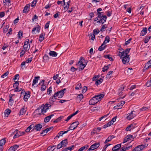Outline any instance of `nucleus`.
I'll list each match as a JSON object with an SVG mask.
<instances>
[{
	"label": "nucleus",
	"instance_id": "f257e3e1",
	"mask_svg": "<svg viewBox=\"0 0 151 151\" xmlns=\"http://www.w3.org/2000/svg\"><path fill=\"white\" fill-rule=\"evenodd\" d=\"M104 95L101 94L99 95H96L91 99L89 101V104L94 105L100 101L103 98Z\"/></svg>",
	"mask_w": 151,
	"mask_h": 151
},
{
	"label": "nucleus",
	"instance_id": "f03ea898",
	"mask_svg": "<svg viewBox=\"0 0 151 151\" xmlns=\"http://www.w3.org/2000/svg\"><path fill=\"white\" fill-rule=\"evenodd\" d=\"M66 91V89L65 88L58 91L54 93L53 96L54 98H56L58 97V98H61L63 96Z\"/></svg>",
	"mask_w": 151,
	"mask_h": 151
},
{
	"label": "nucleus",
	"instance_id": "7ed1b4c3",
	"mask_svg": "<svg viewBox=\"0 0 151 151\" xmlns=\"http://www.w3.org/2000/svg\"><path fill=\"white\" fill-rule=\"evenodd\" d=\"M83 59V58L82 57H81L80 58L79 60L76 64V65H79V70L80 69H81V70H83L85 67L86 66L87 63L88 62V61H86V64H83V62L82 61Z\"/></svg>",
	"mask_w": 151,
	"mask_h": 151
},
{
	"label": "nucleus",
	"instance_id": "20e7f679",
	"mask_svg": "<svg viewBox=\"0 0 151 151\" xmlns=\"http://www.w3.org/2000/svg\"><path fill=\"white\" fill-rule=\"evenodd\" d=\"M98 19L97 20H98V21L97 22L99 23H102V27L101 28H104V25L103 24L104 23L103 21L104 20V13L103 12H98Z\"/></svg>",
	"mask_w": 151,
	"mask_h": 151
},
{
	"label": "nucleus",
	"instance_id": "39448f33",
	"mask_svg": "<svg viewBox=\"0 0 151 151\" xmlns=\"http://www.w3.org/2000/svg\"><path fill=\"white\" fill-rule=\"evenodd\" d=\"M21 95H24V100L25 101H27L30 96V92L29 91H27L26 92L24 89H23L21 92Z\"/></svg>",
	"mask_w": 151,
	"mask_h": 151
},
{
	"label": "nucleus",
	"instance_id": "423d86ee",
	"mask_svg": "<svg viewBox=\"0 0 151 151\" xmlns=\"http://www.w3.org/2000/svg\"><path fill=\"white\" fill-rule=\"evenodd\" d=\"M148 145L147 144H145V145H141L136 147L132 151H141L144 148Z\"/></svg>",
	"mask_w": 151,
	"mask_h": 151
},
{
	"label": "nucleus",
	"instance_id": "0eeeda50",
	"mask_svg": "<svg viewBox=\"0 0 151 151\" xmlns=\"http://www.w3.org/2000/svg\"><path fill=\"white\" fill-rule=\"evenodd\" d=\"M51 107V105L49 104H46L43 107H42L41 109V111L42 112H46V110L49 109V107ZM40 109L38 108L37 109L35 110V111H37L40 110Z\"/></svg>",
	"mask_w": 151,
	"mask_h": 151
},
{
	"label": "nucleus",
	"instance_id": "6e6552de",
	"mask_svg": "<svg viewBox=\"0 0 151 151\" xmlns=\"http://www.w3.org/2000/svg\"><path fill=\"white\" fill-rule=\"evenodd\" d=\"M104 9L106 10L105 13L106 15L108 17L110 16L112 14V10L110 8V6L108 5L106 6L104 8Z\"/></svg>",
	"mask_w": 151,
	"mask_h": 151
},
{
	"label": "nucleus",
	"instance_id": "1a4fd4ad",
	"mask_svg": "<svg viewBox=\"0 0 151 151\" xmlns=\"http://www.w3.org/2000/svg\"><path fill=\"white\" fill-rule=\"evenodd\" d=\"M79 124V122L78 121L74 122L71 124L68 129L69 130H74L77 127Z\"/></svg>",
	"mask_w": 151,
	"mask_h": 151
},
{
	"label": "nucleus",
	"instance_id": "9d476101",
	"mask_svg": "<svg viewBox=\"0 0 151 151\" xmlns=\"http://www.w3.org/2000/svg\"><path fill=\"white\" fill-rule=\"evenodd\" d=\"M135 113L134 111H132L130 113L128 114H127L128 116H127V119L129 120L132 119L136 116L137 114Z\"/></svg>",
	"mask_w": 151,
	"mask_h": 151
},
{
	"label": "nucleus",
	"instance_id": "9b49d317",
	"mask_svg": "<svg viewBox=\"0 0 151 151\" xmlns=\"http://www.w3.org/2000/svg\"><path fill=\"white\" fill-rule=\"evenodd\" d=\"M30 47L29 40H28L27 41H25L24 42V45L23 46L24 50L27 51L29 50Z\"/></svg>",
	"mask_w": 151,
	"mask_h": 151
},
{
	"label": "nucleus",
	"instance_id": "f8f14e48",
	"mask_svg": "<svg viewBox=\"0 0 151 151\" xmlns=\"http://www.w3.org/2000/svg\"><path fill=\"white\" fill-rule=\"evenodd\" d=\"M100 145L99 143H96L91 145L87 151H90L91 150H93L97 148Z\"/></svg>",
	"mask_w": 151,
	"mask_h": 151
},
{
	"label": "nucleus",
	"instance_id": "ddd939ff",
	"mask_svg": "<svg viewBox=\"0 0 151 151\" xmlns=\"http://www.w3.org/2000/svg\"><path fill=\"white\" fill-rule=\"evenodd\" d=\"M129 55H126L123 58L121 57V58L122 59V61L123 63H128L129 62Z\"/></svg>",
	"mask_w": 151,
	"mask_h": 151
},
{
	"label": "nucleus",
	"instance_id": "4468645a",
	"mask_svg": "<svg viewBox=\"0 0 151 151\" xmlns=\"http://www.w3.org/2000/svg\"><path fill=\"white\" fill-rule=\"evenodd\" d=\"M42 127V125L40 124H39L36 125H34V128L32 130H35L36 131H40Z\"/></svg>",
	"mask_w": 151,
	"mask_h": 151
},
{
	"label": "nucleus",
	"instance_id": "2eb2a0df",
	"mask_svg": "<svg viewBox=\"0 0 151 151\" xmlns=\"http://www.w3.org/2000/svg\"><path fill=\"white\" fill-rule=\"evenodd\" d=\"M121 144H120L115 145L113 147L112 150L113 151H117L118 150H119V149L121 146Z\"/></svg>",
	"mask_w": 151,
	"mask_h": 151
},
{
	"label": "nucleus",
	"instance_id": "dca6fc26",
	"mask_svg": "<svg viewBox=\"0 0 151 151\" xmlns=\"http://www.w3.org/2000/svg\"><path fill=\"white\" fill-rule=\"evenodd\" d=\"M133 136L132 135H128L125 138L124 141L123 142V143H124L126 142L129 140H130V139Z\"/></svg>",
	"mask_w": 151,
	"mask_h": 151
},
{
	"label": "nucleus",
	"instance_id": "f3484780",
	"mask_svg": "<svg viewBox=\"0 0 151 151\" xmlns=\"http://www.w3.org/2000/svg\"><path fill=\"white\" fill-rule=\"evenodd\" d=\"M54 115V114H51L45 118L44 119V121L45 122H48L49 121L51 118Z\"/></svg>",
	"mask_w": 151,
	"mask_h": 151
},
{
	"label": "nucleus",
	"instance_id": "a211bd4d",
	"mask_svg": "<svg viewBox=\"0 0 151 151\" xmlns=\"http://www.w3.org/2000/svg\"><path fill=\"white\" fill-rule=\"evenodd\" d=\"M26 111V109H25V106H24L23 108L21 109L19 113V115H22L25 114Z\"/></svg>",
	"mask_w": 151,
	"mask_h": 151
},
{
	"label": "nucleus",
	"instance_id": "6ab92c4d",
	"mask_svg": "<svg viewBox=\"0 0 151 151\" xmlns=\"http://www.w3.org/2000/svg\"><path fill=\"white\" fill-rule=\"evenodd\" d=\"M63 147H66L68 145V140L67 139L63 140L60 142Z\"/></svg>",
	"mask_w": 151,
	"mask_h": 151
},
{
	"label": "nucleus",
	"instance_id": "aec40b11",
	"mask_svg": "<svg viewBox=\"0 0 151 151\" xmlns=\"http://www.w3.org/2000/svg\"><path fill=\"white\" fill-rule=\"evenodd\" d=\"M104 58L108 59L110 61H112L114 60L113 58H112L111 55H105L104 54Z\"/></svg>",
	"mask_w": 151,
	"mask_h": 151
},
{
	"label": "nucleus",
	"instance_id": "412c9836",
	"mask_svg": "<svg viewBox=\"0 0 151 151\" xmlns=\"http://www.w3.org/2000/svg\"><path fill=\"white\" fill-rule=\"evenodd\" d=\"M124 87H123L122 88H121V92H119V96H120L119 98L120 99H123L124 98V97L125 96V95L124 96H123V97L121 96H122V93H123V91L124 90ZM119 90L120 91L121 89H119Z\"/></svg>",
	"mask_w": 151,
	"mask_h": 151
},
{
	"label": "nucleus",
	"instance_id": "4be33fe9",
	"mask_svg": "<svg viewBox=\"0 0 151 151\" xmlns=\"http://www.w3.org/2000/svg\"><path fill=\"white\" fill-rule=\"evenodd\" d=\"M30 5L29 4L27 5L24 8L23 12L25 13L27 12L29 9Z\"/></svg>",
	"mask_w": 151,
	"mask_h": 151
},
{
	"label": "nucleus",
	"instance_id": "5701e85b",
	"mask_svg": "<svg viewBox=\"0 0 151 151\" xmlns=\"http://www.w3.org/2000/svg\"><path fill=\"white\" fill-rule=\"evenodd\" d=\"M50 55L52 57H56L57 55V53L56 52L50 51L49 53Z\"/></svg>",
	"mask_w": 151,
	"mask_h": 151
},
{
	"label": "nucleus",
	"instance_id": "b1692460",
	"mask_svg": "<svg viewBox=\"0 0 151 151\" xmlns=\"http://www.w3.org/2000/svg\"><path fill=\"white\" fill-rule=\"evenodd\" d=\"M110 38L107 35L106 36L105 39L104 40V45L105 44L109 42L110 41ZM106 45H104V48L106 47Z\"/></svg>",
	"mask_w": 151,
	"mask_h": 151
},
{
	"label": "nucleus",
	"instance_id": "393cba45",
	"mask_svg": "<svg viewBox=\"0 0 151 151\" xmlns=\"http://www.w3.org/2000/svg\"><path fill=\"white\" fill-rule=\"evenodd\" d=\"M40 77L39 76L37 77H35V79H34L33 81V83L32 84V86H34L35 84L37 83L38 81V80Z\"/></svg>",
	"mask_w": 151,
	"mask_h": 151
},
{
	"label": "nucleus",
	"instance_id": "a878e982",
	"mask_svg": "<svg viewBox=\"0 0 151 151\" xmlns=\"http://www.w3.org/2000/svg\"><path fill=\"white\" fill-rule=\"evenodd\" d=\"M34 124H31L25 130V131L26 132H29L30 131L32 128L34 129Z\"/></svg>",
	"mask_w": 151,
	"mask_h": 151
},
{
	"label": "nucleus",
	"instance_id": "bb28decb",
	"mask_svg": "<svg viewBox=\"0 0 151 151\" xmlns=\"http://www.w3.org/2000/svg\"><path fill=\"white\" fill-rule=\"evenodd\" d=\"M125 101H122L119 103L118 104V109L121 108L125 104Z\"/></svg>",
	"mask_w": 151,
	"mask_h": 151
},
{
	"label": "nucleus",
	"instance_id": "cd10ccee",
	"mask_svg": "<svg viewBox=\"0 0 151 151\" xmlns=\"http://www.w3.org/2000/svg\"><path fill=\"white\" fill-rule=\"evenodd\" d=\"M19 145H14L12 146L11 147L12 149L14 151H15L19 147Z\"/></svg>",
	"mask_w": 151,
	"mask_h": 151
},
{
	"label": "nucleus",
	"instance_id": "c85d7f7f",
	"mask_svg": "<svg viewBox=\"0 0 151 151\" xmlns=\"http://www.w3.org/2000/svg\"><path fill=\"white\" fill-rule=\"evenodd\" d=\"M44 35L45 34H43V33H42L41 34L40 36V37L39 38V40L40 42H41L44 39Z\"/></svg>",
	"mask_w": 151,
	"mask_h": 151
},
{
	"label": "nucleus",
	"instance_id": "c756f323",
	"mask_svg": "<svg viewBox=\"0 0 151 151\" xmlns=\"http://www.w3.org/2000/svg\"><path fill=\"white\" fill-rule=\"evenodd\" d=\"M147 29H143L140 33V35L143 36L145 35L147 32Z\"/></svg>",
	"mask_w": 151,
	"mask_h": 151
},
{
	"label": "nucleus",
	"instance_id": "7c9ffc66",
	"mask_svg": "<svg viewBox=\"0 0 151 151\" xmlns=\"http://www.w3.org/2000/svg\"><path fill=\"white\" fill-rule=\"evenodd\" d=\"M88 35L89 36V38L90 39L94 40V39H95V37L94 34L91 33L90 35Z\"/></svg>",
	"mask_w": 151,
	"mask_h": 151
},
{
	"label": "nucleus",
	"instance_id": "2f4dec72",
	"mask_svg": "<svg viewBox=\"0 0 151 151\" xmlns=\"http://www.w3.org/2000/svg\"><path fill=\"white\" fill-rule=\"evenodd\" d=\"M129 147H127V146H124L121 148H120L119 149L120 151H125L127 150H128Z\"/></svg>",
	"mask_w": 151,
	"mask_h": 151
},
{
	"label": "nucleus",
	"instance_id": "473e14b6",
	"mask_svg": "<svg viewBox=\"0 0 151 151\" xmlns=\"http://www.w3.org/2000/svg\"><path fill=\"white\" fill-rule=\"evenodd\" d=\"M133 125L131 124L128 126L126 129V130L127 131H131V129H133Z\"/></svg>",
	"mask_w": 151,
	"mask_h": 151
},
{
	"label": "nucleus",
	"instance_id": "72a5a7b5",
	"mask_svg": "<svg viewBox=\"0 0 151 151\" xmlns=\"http://www.w3.org/2000/svg\"><path fill=\"white\" fill-rule=\"evenodd\" d=\"M150 68H151V65L148 64V63L147 62V63L145 64L143 69V70H147Z\"/></svg>",
	"mask_w": 151,
	"mask_h": 151
},
{
	"label": "nucleus",
	"instance_id": "f704fd0d",
	"mask_svg": "<svg viewBox=\"0 0 151 151\" xmlns=\"http://www.w3.org/2000/svg\"><path fill=\"white\" fill-rule=\"evenodd\" d=\"M83 95L82 94H80L77 96V99L80 101L83 98Z\"/></svg>",
	"mask_w": 151,
	"mask_h": 151
},
{
	"label": "nucleus",
	"instance_id": "c9c22d12",
	"mask_svg": "<svg viewBox=\"0 0 151 151\" xmlns=\"http://www.w3.org/2000/svg\"><path fill=\"white\" fill-rule=\"evenodd\" d=\"M63 131H60L55 137V138H59L60 137L62 136V135L63 134Z\"/></svg>",
	"mask_w": 151,
	"mask_h": 151
},
{
	"label": "nucleus",
	"instance_id": "e433bc0d",
	"mask_svg": "<svg viewBox=\"0 0 151 151\" xmlns=\"http://www.w3.org/2000/svg\"><path fill=\"white\" fill-rule=\"evenodd\" d=\"M103 81V80L101 78H100L99 79L96 81L95 84L97 86L100 84Z\"/></svg>",
	"mask_w": 151,
	"mask_h": 151
},
{
	"label": "nucleus",
	"instance_id": "4c0bfd02",
	"mask_svg": "<svg viewBox=\"0 0 151 151\" xmlns=\"http://www.w3.org/2000/svg\"><path fill=\"white\" fill-rule=\"evenodd\" d=\"M151 38V36H150L148 37H146L144 39V42L145 43H147L150 39Z\"/></svg>",
	"mask_w": 151,
	"mask_h": 151
},
{
	"label": "nucleus",
	"instance_id": "58836bf2",
	"mask_svg": "<svg viewBox=\"0 0 151 151\" xmlns=\"http://www.w3.org/2000/svg\"><path fill=\"white\" fill-rule=\"evenodd\" d=\"M57 99L56 98H54V97L53 96V95L51 96L50 99V102L51 103V102H55L56 101V100Z\"/></svg>",
	"mask_w": 151,
	"mask_h": 151
},
{
	"label": "nucleus",
	"instance_id": "ea45409f",
	"mask_svg": "<svg viewBox=\"0 0 151 151\" xmlns=\"http://www.w3.org/2000/svg\"><path fill=\"white\" fill-rule=\"evenodd\" d=\"M6 143L5 139H3L0 140V145L1 146L4 145Z\"/></svg>",
	"mask_w": 151,
	"mask_h": 151
},
{
	"label": "nucleus",
	"instance_id": "a19ab883",
	"mask_svg": "<svg viewBox=\"0 0 151 151\" xmlns=\"http://www.w3.org/2000/svg\"><path fill=\"white\" fill-rule=\"evenodd\" d=\"M82 88L81 84V83H78L77 84L76 86L75 87V89L76 90H79Z\"/></svg>",
	"mask_w": 151,
	"mask_h": 151
},
{
	"label": "nucleus",
	"instance_id": "79ce46f5",
	"mask_svg": "<svg viewBox=\"0 0 151 151\" xmlns=\"http://www.w3.org/2000/svg\"><path fill=\"white\" fill-rule=\"evenodd\" d=\"M41 85L42 86L41 88V91H43L45 90L46 88V86L44 84V83H43Z\"/></svg>",
	"mask_w": 151,
	"mask_h": 151
},
{
	"label": "nucleus",
	"instance_id": "37998d69",
	"mask_svg": "<svg viewBox=\"0 0 151 151\" xmlns=\"http://www.w3.org/2000/svg\"><path fill=\"white\" fill-rule=\"evenodd\" d=\"M104 50V42L100 46L98 50L100 51H101L102 50Z\"/></svg>",
	"mask_w": 151,
	"mask_h": 151
},
{
	"label": "nucleus",
	"instance_id": "c03bdc74",
	"mask_svg": "<svg viewBox=\"0 0 151 151\" xmlns=\"http://www.w3.org/2000/svg\"><path fill=\"white\" fill-rule=\"evenodd\" d=\"M130 49V48H127L125 49L124 51H123L124 52V54H125L126 55H128V54L129 53Z\"/></svg>",
	"mask_w": 151,
	"mask_h": 151
},
{
	"label": "nucleus",
	"instance_id": "a18cd8bd",
	"mask_svg": "<svg viewBox=\"0 0 151 151\" xmlns=\"http://www.w3.org/2000/svg\"><path fill=\"white\" fill-rule=\"evenodd\" d=\"M62 117L61 116H60V117H59L58 118H57L56 119H55V120L53 121V123H56L59 122V121H60L62 119Z\"/></svg>",
	"mask_w": 151,
	"mask_h": 151
},
{
	"label": "nucleus",
	"instance_id": "49530a36",
	"mask_svg": "<svg viewBox=\"0 0 151 151\" xmlns=\"http://www.w3.org/2000/svg\"><path fill=\"white\" fill-rule=\"evenodd\" d=\"M17 132L15 133V135H14L13 138L14 139H15L19 137L20 136V134L19 133H18V132Z\"/></svg>",
	"mask_w": 151,
	"mask_h": 151
},
{
	"label": "nucleus",
	"instance_id": "de8ad7c7",
	"mask_svg": "<svg viewBox=\"0 0 151 151\" xmlns=\"http://www.w3.org/2000/svg\"><path fill=\"white\" fill-rule=\"evenodd\" d=\"M88 147V145L86 146H84L83 147H82L81 148H80L78 150V151H83V150L84 149H85L86 148L87 149Z\"/></svg>",
	"mask_w": 151,
	"mask_h": 151
},
{
	"label": "nucleus",
	"instance_id": "09e8293b",
	"mask_svg": "<svg viewBox=\"0 0 151 151\" xmlns=\"http://www.w3.org/2000/svg\"><path fill=\"white\" fill-rule=\"evenodd\" d=\"M14 92H19L21 90H22V88H19L18 86H17L16 88L13 89Z\"/></svg>",
	"mask_w": 151,
	"mask_h": 151
},
{
	"label": "nucleus",
	"instance_id": "8fccbe9b",
	"mask_svg": "<svg viewBox=\"0 0 151 151\" xmlns=\"http://www.w3.org/2000/svg\"><path fill=\"white\" fill-rule=\"evenodd\" d=\"M9 74V72L8 71H7L2 75L1 76V77L3 78H4L8 75Z\"/></svg>",
	"mask_w": 151,
	"mask_h": 151
},
{
	"label": "nucleus",
	"instance_id": "3c124183",
	"mask_svg": "<svg viewBox=\"0 0 151 151\" xmlns=\"http://www.w3.org/2000/svg\"><path fill=\"white\" fill-rule=\"evenodd\" d=\"M12 34V29H9L8 32L6 34V35L9 37L10 35Z\"/></svg>",
	"mask_w": 151,
	"mask_h": 151
},
{
	"label": "nucleus",
	"instance_id": "603ef678",
	"mask_svg": "<svg viewBox=\"0 0 151 151\" xmlns=\"http://www.w3.org/2000/svg\"><path fill=\"white\" fill-rule=\"evenodd\" d=\"M10 99L9 100V104L11 105H12V104L14 102V100L13 99H12V96H9Z\"/></svg>",
	"mask_w": 151,
	"mask_h": 151
},
{
	"label": "nucleus",
	"instance_id": "864d4df0",
	"mask_svg": "<svg viewBox=\"0 0 151 151\" xmlns=\"http://www.w3.org/2000/svg\"><path fill=\"white\" fill-rule=\"evenodd\" d=\"M146 85L147 87H150L151 86V78L146 83Z\"/></svg>",
	"mask_w": 151,
	"mask_h": 151
},
{
	"label": "nucleus",
	"instance_id": "5fc2aeb1",
	"mask_svg": "<svg viewBox=\"0 0 151 151\" xmlns=\"http://www.w3.org/2000/svg\"><path fill=\"white\" fill-rule=\"evenodd\" d=\"M112 124L111 123L110 121L107 124L104 125V128L108 127L109 126H110Z\"/></svg>",
	"mask_w": 151,
	"mask_h": 151
},
{
	"label": "nucleus",
	"instance_id": "6e6d98bb",
	"mask_svg": "<svg viewBox=\"0 0 151 151\" xmlns=\"http://www.w3.org/2000/svg\"><path fill=\"white\" fill-rule=\"evenodd\" d=\"M92 111H98L99 109L98 107H93L91 109Z\"/></svg>",
	"mask_w": 151,
	"mask_h": 151
},
{
	"label": "nucleus",
	"instance_id": "4d7b16f0",
	"mask_svg": "<svg viewBox=\"0 0 151 151\" xmlns=\"http://www.w3.org/2000/svg\"><path fill=\"white\" fill-rule=\"evenodd\" d=\"M11 112V110L10 109H7V110H5L4 112V114H7V116L8 115L10 112Z\"/></svg>",
	"mask_w": 151,
	"mask_h": 151
},
{
	"label": "nucleus",
	"instance_id": "13d9d810",
	"mask_svg": "<svg viewBox=\"0 0 151 151\" xmlns=\"http://www.w3.org/2000/svg\"><path fill=\"white\" fill-rule=\"evenodd\" d=\"M100 76L99 75H98L97 76H94L92 80L93 81H96L97 79H98L99 78V77Z\"/></svg>",
	"mask_w": 151,
	"mask_h": 151
},
{
	"label": "nucleus",
	"instance_id": "bf43d9fd",
	"mask_svg": "<svg viewBox=\"0 0 151 151\" xmlns=\"http://www.w3.org/2000/svg\"><path fill=\"white\" fill-rule=\"evenodd\" d=\"M117 118L116 116H115L110 121L111 123L113 124L114 122L116 121Z\"/></svg>",
	"mask_w": 151,
	"mask_h": 151
},
{
	"label": "nucleus",
	"instance_id": "052dcab7",
	"mask_svg": "<svg viewBox=\"0 0 151 151\" xmlns=\"http://www.w3.org/2000/svg\"><path fill=\"white\" fill-rule=\"evenodd\" d=\"M23 35L22 31L21 30H20L18 32V37L19 38H20L21 36H22Z\"/></svg>",
	"mask_w": 151,
	"mask_h": 151
},
{
	"label": "nucleus",
	"instance_id": "680f3d73",
	"mask_svg": "<svg viewBox=\"0 0 151 151\" xmlns=\"http://www.w3.org/2000/svg\"><path fill=\"white\" fill-rule=\"evenodd\" d=\"M111 137H110L109 136L108 137V138L106 140L105 142H104V143H106L107 142L110 141L111 140Z\"/></svg>",
	"mask_w": 151,
	"mask_h": 151
},
{
	"label": "nucleus",
	"instance_id": "e2e57ef3",
	"mask_svg": "<svg viewBox=\"0 0 151 151\" xmlns=\"http://www.w3.org/2000/svg\"><path fill=\"white\" fill-rule=\"evenodd\" d=\"M32 58H28L25 61L27 63H30L32 61Z\"/></svg>",
	"mask_w": 151,
	"mask_h": 151
},
{
	"label": "nucleus",
	"instance_id": "0e129e2a",
	"mask_svg": "<svg viewBox=\"0 0 151 151\" xmlns=\"http://www.w3.org/2000/svg\"><path fill=\"white\" fill-rule=\"evenodd\" d=\"M132 39V38H130L127 41H126L125 43V45H126L128 44L129 43Z\"/></svg>",
	"mask_w": 151,
	"mask_h": 151
},
{
	"label": "nucleus",
	"instance_id": "69168bd1",
	"mask_svg": "<svg viewBox=\"0 0 151 151\" xmlns=\"http://www.w3.org/2000/svg\"><path fill=\"white\" fill-rule=\"evenodd\" d=\"M52 88L51 86L50 87L47 89V93L48 94H50L52 92Z\"/></svg>",
	"mask_w": 151,
	"mask_h": 151
},
{
	"label": "nucleus",
	"instance_id": "338daca9",
	"mask_svg": "<svg viewBox=\"0 0 151 151\" xmlns=\"http://www.w3.org/2000/svg\"><path fill=\"white\" fill-rule=\"evenodd\" d=\"M19 74H17L14 76L13 78V80H15L17 79H18V80H19Z\"/></svg>",
	"mask_w": 151,
	"mask_h": 151
},
{
	"label": "nucleus",
	"instance_id": "774afa93",
	"mask_svg": "<svg viewBox=\"0 0 151 151\" xmlns=\"http://www.w3.org/2000/svg\"><path fill=\"white\" fill-rule=\"evenodd\" d=\"M63 147V146L61 144V143H60L57 145V149H58L62 148Z\"/></svg>",
	"mask_w": 151,
	"mask_h": 151
}]
</instances>
